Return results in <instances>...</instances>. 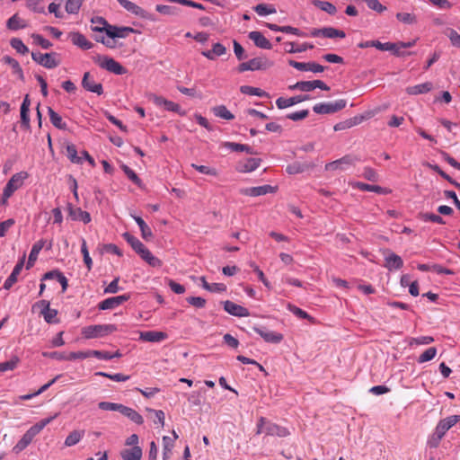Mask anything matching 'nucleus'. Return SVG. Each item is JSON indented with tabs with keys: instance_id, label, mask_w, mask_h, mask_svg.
I'll return each mask as SVG.
<instances>
[{
	"instance_id": "nucleus-1",
	"label": "nucleus",
	"mask_w": 460,
	"mask_h": 460,
	"mask_svg": "<svg viewBox=\"0 0 460 460\" xmlns=\"http://www.w3.org/2000/svg\"><path fill=\"white\" fill-rule=\"evenodd\" d=\"M57 415L43 419L35 425L31 426L22 437V438L17 442V444L13 447V451L19 453L25 449L32 441L34 437L38 435L49 423H50Z\"/></svg>"
},
{
	"instance_id": "nucleus-2",
	"label": "nucleus",
	"mask_w": 460,
	"mask_h": 460,
	"mask_svg": "<svg viewBox=\"0 0 460 460\" xmlns=\"http://www.w3.org/2000/svg\"><path fill=\"white\" fill-rule=\"evenodd\" d=\"M117 331L114 324H95L85 326L82 329V334L85 339H95L107 336Z\"/></svg>"
},
{
	"instance_id": "nucleus-3",
	"label": "nucleus",
	"mask_w": 460,
	"mask_h": 460,
	"mask_svg": "<svg viewBox=\"0 0 460 460\" xmlns=\"http://www.w3.org/2000/svg\"><path fill=\"white\" fill-rule=\"evenodd\" d=\"M256 434L285 437L288 434V431L285 428H281L270 421H268L266 418L261 417L257 423Z\"/></svg>"
},
{
	"instance_id": "nucleus-4",
	"label": "nucleus",
	"mask_w": 460,
	"mask_h": 460,
	"mask_svg": "<svg viewBox=\"0 0 460 460\" xmlns=\"http://www.w3.org/2000/svg\"><path fill=\"white\" fill-rule=\"evenodd\" d=\"M94 61L101 68L115 75H124L127 73V69L122 65L108 56H97Z\"/></svg>"
},
{
	"instance_id": "nucleus-5",
	"label": "nucleus",
	"mask_w": 460,
	"mask_h": 460,
	"mask_svg": "<svg viewBox=\"0 0 460 460\" xmlns=\"http://www.w3.org/2000/svg\"><path fill=\"white\" fill-rule=\"evenodd\" d=\"M346 104L347 102L343 99L331 102H320L314 105L313 111L317 114H332L344 109Z\"/></svg>"
},
{
	"instance_id": "nucleus-6",
	"label": "nucleus",
	"mask_w": 460,
	"mask_h": 460,
	"mask_svg": "<svg viewBox=\"0 0 460 460\" xmlns=\"http://www.w3.org/2000/svg\"><path fill=\"white\" fill-rule=\"evenodd\" d=\"M56 53H40V52H32L31 58L32 59L38 63L39 65L51 69L59 65V61L56 59Z\"/></svg>"
},
{
	"instance_id": "nucleus-7",
	"label": "nucleus",
	"mask_w": 460,
	"mask_h": 460,
	"mask_svg": "<svg viewBox=\"0 0 460 460\" xmlns=\"http://www.w3.org/2000/svg\"><path fill=\"white\" fill-rule=\"evenodd\" d=\"M359 159L352 155H347L336 161L325 164L326 171H344L348 167L354 165Z\"/></svg>"
},
{
	"instance_id": "nucleus-8",
	"label": "nucleus",
	"mask_w": 460,
	"mask_h": 460,
	"mask_svg": "<svg viewBox=\"0 0 460 460\" xmlns=\"http://www.w3.org/2000/svg\"><path fill=\"white\" fill-rule=\"evenodd\" d=\"M28 178V173L26 172H20L13 174L11 179L6 183L4 190L5 191L6 197H11L14 191L19 190L24 182V180Z\"/></svg>"
},
{
	"instance_id": "nucleus-9",
	"label": "nucleus",
	"mask_w": 460,
	"mask_h": 460,
	"mask_svg": "<svg viewBox=\"0 0 460 460\" xmlns=\"http://www.w3.org/2000/svg\"><path fill=\"white\" fill-rule=\"evenodd\" d=\"M315 88H319L323 91L330 90V87L323 81L321 80L300 81L289 86V89L299 90L306 93L311 92Z\"/></svg>"
},
{
	"instance_id": "nucleus-10",
	"label": "nucleus",
	"mask_w": 460,
	"mask_h": 460,
	"mask_svg": "<svg viewBox=\"0 0 460 460\" xmlns=\"http://www.w3.org/2000/svg\"><path fill=\"white\" fill-rule=\"evenodd\" d=\"M460 421V415H451L440 420L435 429V436L441 439L447 431Z\"/></svg>"
},
{
	"instance_id": "nucleus-11",
	"label": "nucleus",
	"mask_w": 460,
	"mask_h": 460,
	"mask_svg": "<svg viewBox=\"0 0 460 460\" xmlns=\"http://www.w3.org/2000/svg\"><path fill=\"white\" fill-rule=\"evenodd\" d=\"M150 100H152L153 102L157 107H164V110L176 112V113L180 114L181 116H184L186 114V112L181 109L179 104H177L172 101L166 100L165 98H164L162 96L153 94L150 96Z\"/></svg>"
},
{
	"instance_id": "nucleus-12",
	"label": "nucleus",
	"mask_w": 460,
	"mask_h": 460,
	"mask_svg": "<svg viewBox=\"0 0 460 460\" xmlns=\"http://www.w3.org/2000/svg\"><path fill=\"white\" fill-rule=\"evenodd\" d=\"M383 254L385 255L384 266L387 270H400L403 266L402 259L399 255L391 252L390 250H388V249L384 250Z\"/></svg>"
},
{
	"instance_id": "nucleus-13",
	"label": "nucleus",
	"mask_w": 460,
	"mask_h": 460,
	"mask_svg": "<svg viewBox=\"0 0 460 460\" xmlns=\"http://www.w3.org/2000/svg\"><path fill=\"white\" fill-rule=\"evenodd\" d=\"M130 298L129 294H123L121 296L109 297L100 302L98 305V308L100 310H111L118 307L124 302H127Z\"/></svg>"
},
{
	"instance_id": "nucleus-14",
	"label": "nucleus",
	"mask_w": 460,
	"mask_h": 460,
	"mask_svg": "<svg viewBox=\"0 0 460 460\" xmlns=\"http://www.w3.org/2000/svg\"><path fill=\"white\" fill-rule=\"evenodd\" d=\"M371 117V113L368 112L366 116L365 115H358L353 118L348 119L344 121H341L334 125L333 129L335 131H341L349 129L354 126L359 125L362 123L365 119H367Z\"/></svg>"
},
{
	"instance_id": "nucleus-15",
	"label": "nucleus",
	"mask_w": 460,
	"mask_h": 460,
	"mask_svg": "<svg viewBox=\"0 0 460 460\" xmlns=\"http://www.w3.org/2000/svg\"><path fill=\"white\" fill-rule=\"evenodd\" d=\"M82 86L88 92L94 93L98 95L102 94L103 88L102 84L95 82L93 76L89 73L85 72L82 79Z\"/></svg>"
},
{
	"instance_id": "nucleus-16",
	"label": "nucleus",
	"mask_w": 460,
	"mask_h": 460,
	"mask_svg": "<svg viewBox=\"0 0 460 460\" xmlns=\"http://www.w3.org/2000/svg\"><path fill=\"white\" fill-rule=\"evenodd\" d=\"M277 190V187L271 185H262L258 187H251L241 190V193L246 196L258 197L266 195L268 193H274Z\"/></svg>"
},
{
	"instance_id": "nucleus-17",
	"label": "nucleus",
	"mask_w": 460,
	"mask_h": 460,
	"mask_svg": "<svg viewBox=\"0 0 460 460\" xmlns=\"http://www.w3.org/2000/svg\"><path fill=\"white\" fill-rule=\"evenodd\" d=\"M289 66L299 70V71H311L313 73H322L324 71V67L314 62H297L295 60L288 61Z\"/></svg>"
},
{
	"instance_id": "nucleus-18",
	"label": "nucleus",
	"mask_w": 460,
	"mask_h": 460,
	"mask_svg": "<svg viewBox=\"0 0 460 460\" xmlns=\"http://www.w3.org/2000/svg\"><path fill=\"white\" fill-rule=\"evenodd\" d=\"M224 309L229 314L237 317H247L250 315V312L247 308L237 305L230 300H226L224 303Z\"/></svg>"
},
{
	"instance_id": "nucleus-19",
	"label": "nucleus",
	"mask_w": 460,
	"mask_h": 460,
	"mask_svg": "<svg viewBox=\"0 0 460 460\" xmlns=\"http://www.w3.org/2000/svg\"><path fill=\"white\" fill-rule=\"evenodd\" d=\"M254 332L258 333L266 342L279 343L283 340V335L265 328L254 327Z\"/></svg>"
},
{
	"instance_id": "nucleus-20",
	"label": "nucleus",
	"mask_w": 460,
	"mask_h": 460,
	"mask_svg": "<svg viewBox=\"0 0 460 460\" xmlns=\"http://www.w3.org/2000/svg\"><path fill=\"white\" fill-rule=\"evenodd\" d=\"M311 97L308 94L296 95L290 98L279 97L276 101V105L279 109H286L295 104L300 103L305 101L310 100Z\"/></svg>"
},
{
	"instance_id": "nucleus-21",
	"label": "nucleus",
	"mask_w": 460,
	"mask_h": 460,
	"mask_svg": "<svg viewBox=\"0 0 460 460\" xmlns=\"http://www.w3.org/2000/svg\"><path fill=\"white\" fill-rule=\"evenodd\" d=\"M68 215L74 221H82L84 224L91 222V216L88 212L82 210L80 208L67 205Z\"/></svg>"
},
{
	"instance_id": "nucleus-22",
	"label": "nucleus",
	"mask_w": 460,
	"mask_h": 460,
	"mask_svg": "<svg viewBox=\"0 0 460 460\" xmlns=\"http://www.w3.org/2000/svg\"><path fill=\"white\" fill-rule=\"evenodd\" d=\"M168 338V334L159 331H147L140 332L139 339L147 342H161Z\"/></svg>"
},
{
	"instance_id": "nucleus-23",
	"label": "nucleus",
	"mask_w": 460,
	"mask_h": 460,
	"mask_svg": "<svg viewBox=\"0 0 460 460\" xmlns=\"http://www.w3.org/2000/svg\"><path fill=\"white\" fill-rule=\"evenodd\" d=\"M261 162L260 158H247L244 161L239 162L236 169L240 172H252L260 166Z\"/></svg>"
},
{
	"instance_id": "nucleus-24",
	"label": "nucleus",
	"mask_w": 460,
	"mask_h": 460,
	"mask_svg": "<svg viewBox=\"0 0 460 460\" xmlns=\"http://www.w3.org/2000/svg\"><path fill=\"white\" fill-rule=\"evenodd\" d=\"M119 4L126 9L128 12L141 17V18H148V13L143 8L136 4L135 3L128 0H117Z\"/></svg>"
},
{
	"instance_id": "nucleus-25",
	"label": "nucleus",
	"mask_w": 460,
	"mask_h": 460,
	"mask_svg": "<svg viewBox=\"0 0 460 460\" xmlns=\"http://www.w3.org/2000/svg\"><path fill=\"white\" fill-rule=\"evenodd\" d=\"M25 254L22 257V259L18 261V263L14 266L11 275L6 279L4 283V288L5 289H9L13 287L14 283L17 282L18 275L21 273L22 267L24 265Z\"/></svg>"
},
{
	"instance_id": "nucleus-26",
	"label": "nucleus",
	"mask_w": 460,
	"mask_h": 460,
	"mask_svg": "<svg viewBox=\"0 0 460 460\" xmlns=\"http://www.w3.org/2000/svg\"><path fill=\"white\" fill-rule=\"evenodd\" d=\"M249 39L253 41V43L261 49H270L272 48L271 43L268 39L264 37V35L257 31H251L249 33Z\"/></svg>"
},
{
	"instance_id": "nucleus-27",
	"label": "nucleus",
	"mask_w": 460,
	"mask_h": 460,
	"mask_svg": "<svg viewBox=\"0 0 460 460\" xmlns=\"http://www.w3.org/2000/svg\"><path fill=\"white\" fill-rule=\"evenodd\" d=\"M134 30L130 27H116L110 25L106 29V34L111 38H126L130 32H133Z\"/></svg>"
},
{
	"instance_id": "nucleus-28",
	"label": "nucleus",
	"mask_w": 460,
	"mask_h": 460,
	"mask_svg": "<svg viewBox=\"0 0 460 460\" xmlns=\"http://www.w3.org/2000/svg\"><path fill=\"white\" fill-rule=\"evenodd\" d=\"M69 38L74 45L81 48L82 49H90L93 47V43L80 32H71L69 34Z\"/></svg>"
},
{
	"instance_id": "nucleus-29",
	"label": "nucleus",
	"mask_w": 460,
	"mask_h": 460,
	"mask_svg": "<svg viewBox=\"0 0 460 460\" xmlns=\"http://www.w3.org/2000/svg\"><path fill=\"white\" fill-rule=\"evenodd\" d=\"M119 412H120L122 415L128 417L130 420L133 422L140 425L144 422L143 417L136 411L134 409L127 407L123 404L119 405Z\"/></svg>"
},
{
	"instance_id": "nucleus-30",
	"label": "nucleus",
	"mask_w": 460,
	"mask_h": 460,
	"mask_svg": "<svg viewBox=\"0 0 460 460\" xmlns=\"http://www.w3.org/2000/svg\"><path fill=\"white\" fill-rule=\"evenodd\" d=\"M251 71L265 70L273 66V62L265 57H258L250 59Z\"/></svg>"
},
{
	"instance_id": "nucleus-31",
	"label": "nucleus",
	"mask_w": 460,
	"mask_h": 460,
	"mask_svg": "<svg viewBox=\"0 0 460 460\" xmlns=\"http://www.w3.org/2000/svg\"><path fill=\"white\" fill-rule=\"evenodd\" d=\"M226 53V48L219 42L213 44L212 49L201 52V54L209 60H214L216 58L223 56Z\"/></svg>"
},
{
	"instance_id": "nucleus-32",
	"label": "nucleus",
	"mask_w": 460,
	"mask_h": 460,
	"mask_svg": "<svg viewBox=\"0 0 460 460\" xmlns=\"http://www.w3.org/2000/svg\"><path fill=\"white\" fill-rule=\"evenodd\" d=\"M44 245H45V241L43 239L37 241L32 245V248L30 252L28 261H27V265H26V268L28 270L31 269L34 265L35 261L38 259V255H39L40 252L42 250V248L44 247Z\"/></svg>"
},
{
	"instance_id": "nucleus-33",
	"label": "nucleus",
	"mask_w": 460,
	"mask_h": 460,
	"mask_svg": "<svg viewBox=\"0 0 460 460\" xmlns=\"http://www.w3.org/2000/svg\"><path fill=\"white\" fill-rule=\"evenodd\" d=\"M142 455L143 452L140 447L125 448L120 452V456L123 460H141Z\"/></svg>"
},
{
	"instance_id": "nucleus-34",
	"label": "nucleus",
	"mask_w": 460,
	"mask_h": 460,
	"mask_svg": "<svg viewBox=\"0 0 460 460\" xmlns=\"http://www.w3.org/2000/svg\"><path fill=\"white\" fill-rule=\"evenodd\" d=\"M6 26L9 30L17 31L26 28L28 23L24 19L21 18L17 13H15L7 20Z\"/></svg>"
},
{
	"instance_id": "nucleus-35",
	"label": "nucleus",
	"mask_w": 460,
	"mask_h": 460,
	"mask_svg": "<svg viewBox=\"0 0 460 460\" xmlns=\"http://www.w3.org/2000/svg\"><path fill=\"white\" fill-rule=\"evenodd\" d=\"M313 167H314V164H311L295 162L291 164H288L286 168V171L289 174H297V173H302Z\"/></svg>"
},
{
	"instance_id": "nucleus-36",
	"label": "nucleus",
	"mask_w": 460,
	"mask_h": 460,
	"mask_svg": "<svg viewBox=\"0 0 460 460\" xmlns=\"http://www.w3.org/2000/svg\"><path fill=\"white\" fill-rule=\"evenodd\" d=\"M432 89V84L426 82L420 84L409 86L406 88V93L410 95H417L429 93Z\"/></svg>"
},
{
	"instance_id": "nucleus-37",
	"label": "nucleus",
	"mask_w": 460,
	"mask_h": 460,
	"mask_svg": "<svg viewBox=\"0 0 460 460\" xmlns=\"http://www.w3.org/2000/svg\"><path fill=\"white\" fill-rule=\"evenodd\" d=\"M138 254L152 267L159 268L163 264L162 261L154 256L146 247H145Z\"/></svg>"
},
{
	"instance_id": "nucleus-38",
	"label": "nucleus",
	"mask_w": 460,
	"mask_h": 460,
	"mask_svg": "<svg viewBox=\"0 0 460 460\" xmlns=\"http://www.w3.org/2000/svg\"><path fill=\"white\" fill-rule=\"evenodd\" d=\"M3 61L4 64H7L11 66L14 75H16L22 81L24 80L22 69L17 60L9 56H4L3 58Z\"/></svg>"
},
{
	"instance_id": "nucleus-39",
	"label": "nucleus",
	"mask_w": 460,
	"mask_h": 460,
	"mask_svg": "<svg viewBox=\"0 0 460 460\" xmlns=\"http://www.w3.org/2000/svg\"><path fill=\"white\" fill-rule=\"evenodd\" d=\"M84 436V430L75 429L65 439L66 447H73L79 443Z\"/></svg>"
},
{
	"instance_id": "nucleus-40",
	"label": "nucleus",
	"mask_w": 460,
	"mask_h": 460,
	"mask_svg": "<svg viewBox=\"0 0 460 460\" xmlns=\"http://www.w3.org/2000/svg\"><path fill=\"white\" fill-rule=\"evenodd\" d=\"M132 217L134 218V220L136 221V223L137 224V226L140 228L141 236L145 240H150L153 237V233H152L151 228L146 225V223L140 217L132 216Z\"/></svg>"
},
{
	"instance_id": "nucleus-41",
	"label": "nucleus",
	"mask_w": 460,
	"mask_h": 460,
	"mask_svg": "<svg viewBox=\"0 0 460 460\" xmlns=\"http://www.w3.org/2000/svg\"><path fill=\"white\" fill-rule=\"evenodd\" d=\"M48 113L49 116L50 122L59 129H66V123L63 121L61 116L57 113L52 108H48Z\"/></svg>"
},
{
	"instance_id": "nucleus-42",
	"label": "nucleus",
	"mask_w": 460,
	"mask_h": 460,
	"mask_svg": "<svg viewBox=\"0 0 460 460\" xmlns=\"http://www.w3.org/2000/svg\"><path fill=\"white\" fill-rule=\"evenodd\" d=\"M286 45V51L288 53H301V52H304L307 49H314V45L313 44H310V43H302L301 45L297 46V47H295V43L293 42H288L285 44Z\"/></svg>"
},
{
	"instance_id": "nucleus-43",
	"label": "nucleus",
	"mask_w": 460,
	"mask_h": 460,
	"mask_svg": "<svg viewBox=\"0 0 460 460\" xmlns=\"http://www.w3.org/2000/svg\"><path fill=\"white\" fill-rule=\"evenodd\" d=\"M212 111L215 116L226 120H232L234 118V114L225 105L216 106L212 109Z\"/></svg>"
},
{
	"instance_id": "nucleus-44",
	"label": "nucleus",
	"mask_w": 460,
	"mask_h": 460,
	"mask_svg": "<svg viewBox=\"0 0 460 460\" xmlns=\"http://www.w3.org/2000/svg\"><path fill=\"white\" fill-rule=\"evenodd\" d=\"M123 237L137 253H139L146 247L137 237L128 233H125Z\"/></svg>"
},
{
	"instance_id": "nucleus-45",
	"label": "nucleus",
	"mask_w": 460,
	"mask_h": 460,
	"mask_svg": "<svg viewBox=\"0 0 460 460\" xmlns=\"http://www.w3.org/2000/svg\"><path fill=\"white\" fill-rule=\"evenodd\" d=\"M314 5L321 9L322 11L326 12L329 14H335L337 12V9L335 5H333L330 2L326 1H320V0H314L313 2Z\"/></svg>"
},
{
	"instance_id": "nucleus-46",
	"label": "nucleus",
	"mask_w": 460,
	"mask_h": 460,
	"mask_svg": "<svg viewBox=\"0 0 460 460\" xmlns=\"http://www.w3.org/2000/svg\"><path fill=\"white\" fill-rule=\"evenodd\" d=\"M91 22L93 24L92 30L93 31H106V29L109 26L107 21L99 16L92 18Z\"/></svg>"
},
{
	"instance_id": "nucleus-47",
	"label": "nucleus",
	"mask_w": 460,
	"mask_h": 460,
	"mask_svg": "<svg viewBox=\"0 0 460 460\" xmlns=\"http://www.w3.org/2000/svg\"><path fill=\"white\" fill-rule=\"evenodd\" d=\"M66 154L72 163L82 164V157L77 155V150L75 145L68 144L66 147Z\"/></svg>"
},
{
	"instance_id": "nucleus-48",
	"label": "nucleus",
	"mask_w": 460,
	"mask_h": 460,
	"mask_svg": "<svg viewBox=\"0 0 460 460\" xmlns=\"http://www.w3.org/2000/svg\"><path fill=\"white\" fill-rule=\"evenodd\" d=\"M155 10L165 15L176 16L180 13V8L172 6V5H164V4H157L155 6Z\"/></svg>"
},
{
	"instance_id": "nucleus-49",
	"label": "nucleus",
	"mask_w": 460,
	"mask_h": 460,
	"mask_svg": "<svg viewBox=\"0 0 460 460\" xmlns=\"http://www.w3.org/2000/svg\"><path fill=\"white\" fill-rule=\"evenodd\" d=\"M346 34L343 31L335 29L333 27H324L323 37L333 39V38H345Z\"/></svg>"
},
{
	"instance_id": "nucleus-50",
	"label": "nucleus",
	"mask_w": 460,
	"mask_h": 460,
	"mask_svg": "<svg viewBox=\"0 0 460 460\" xmlns=\"http://www.w3.org/2000/svg\"><path fill=\"white\" fill-rule=\"evenodd\" d=\"M375 48L382 51H393L395 55L399 56L400 53L398 51V45L392 42L382 43L378 40H376Z\"/></svg>"
},
{
	"instance_id": "nucleus-51",
	"label": "nucleus",
	"mask_w": 460,
	"mask_h": 460,
	"mask_svg": "<svg viewBox=\"0 0 460 460\" xmlns=\"http://www.w3.org/2000/svg\"><path fill=\"white\" fill-rule=\"evenodd\" d=\"M83 4V0H66L65 4L66 12L75 14L79 12Z\"/></svg>"
},
{
	"instance_id": "nucleus-52",
	"label": "nucleus",
	"mask_w": 460,
	"mask_h": 460,
	"mask_svg": "<svg viewBox=\"0 0 460 460\" xmlns=\"http://www.w3.org/2000/svg\"><path fill=\"white\" fill-rule=\"evenodd\" d=\"M96 376H103V377H107L112 381H115V382H125V381H128L129 379V376H127V375H124V374H121V373H117V374H109V373H106V372H96L95 373Z\"/></svg>"
},
{
	"instance_id": "nucleus-53",
	"label": "nucleus",
	"mask_w": 460,
	"mask_h": 460,
	"mask_svg": "<svg viewBox=\"0 0 460 460\" xmlns=\"http://www.w3.org/2000/svg\"><path fill=\"white\" fill-rule=\"evenodd\" d=\"M225 146L234 152H246L249 154H252V148L247 145L234 142H226Z\"/></svg>"
},
{
	"instance_id": "nucleus-54",
	"label": "nucleus",
	"mask_w": 460,
	"mask_h": 460,
	"mask_svg": "<svg viewBox=\"0 0 460 460\" xmlns=\"http://www.w3.org/2000/svg\"><path fill=\"white\" fill-rule=\"evenodd\" d=\"M396 18L398 21L405 24H414L417 22L416 15L411 13H398L396 14Z\"/></svg>"
},
{
	"instance_id": "nucleus-55",
	"label": "nucleus",
	"mask_w": 460,
	"mask_h": 460,
	"mask_svg": "<svg viewBox=\"0 0 460 460\" xmlns=\"http://www.w3.org/2000/svg\"><path fill=\"white\" fill-rule=\"evenodd\" d=\"M254 11L257 14L260 16H265L268 14H272L276 13V9L273 6L265 4H260L254 7Z\"/></svg>"
},
{
	"instance_id": "nucleus-56",
	"label": "nucleus",
	"mask_w": 460,
	"mask_h": 460,
	"mask_svg": "<svg viewBox=\"0 0 460 460\" xmlns=\"http://www.w3.org/2000/svg\"><path fill=\"white\" fill-rule=\"evenodd\" d=\"M240 91L242 93L248 94V95H255V96H260V97H262L265 95V92L263 90H261L260 88L249 86V85L241 86Z\"/></svg>"
},
{
	"instance_id": "nucleus-57",
	"label": "nucleus",
	"mask_w": 460,
	"mask_h": 460,
	"mask_svg": "<svg viewBox=\"0 0 460 460\" xmlns=\"http://www.w3.org/2000/svg\"><path fill=\"white\" fill-rule=\"evenodd\" d=\"M437 355V349L435 347H430L427 349L423 353H421L418 358L419 363H424L429 361L435 358Z\"/></svg>"
},
{
	"instance_id": "nucleus-58",
	"label": "nucleus",
	"mask_w": 460,
	"mask_h": 460,
	"mask_svg": "<svg viewBox=\"0 0 460 460\" xmlns=\"http://www.w3.org/2000/svg\"><path fill=\"white\" fill-rule=\"evenodd\" d=\"M81 252L84 257V262L86 265L88 270H91L93 267V261L92 258L89 255V252L87 249L86 242L84 239H82V245H81Z\"/></svg>"
},
{
	"instance_id": "nucleus-59",
	"label": "nucleus",
	"mask_w": 460,
	"mask_h": 460,
	"mask_svg": "<svg viewBox=\"0 0 460 460\" xmlns=\"http://www.w3.org/2000/svg\"><path fill=\"white\" fill-rule=\"evenodd\" d=\"M10 44L12 48H13L18 53L24 55L29 52V49L27 48V46H25L22 40L18 38L12 39Z\"/></svg>"
},
{
	"instance_id": "nucleus-60",
	"label": "nucleus",
	"mask_w": 460,
	"mask_h": 460,
	"mask_svg": "<svg viewBox=\"0 0 460 460\" xmlns=\"http://www.w3.org/2000/svg\"><path fill=\"white\" fill-rule=\"evenodd\" d=\"M19 363V358L17 357H13L8 361L0 363V372H6L13 370Z\"/></svg>"
},
{
	"instance_id": "nucleus-61",
	"label": "nucleus",
	"mask_w": 460,
	"mask_h": 460,
	"mask_svg": "<svg viewBox=\"0 0 460 460\" xmlns=\"http://www.w3.org/2000/svg\"><path fill=\"white\" fill-rule=\"evenodd\" d=\"M42 315L48 323H58L59 322L57 318L58 311L56 309L49 307L43 312Z\"/></svg>"
},
{
	"instance_id": "nucleus-62",
	"label": "nucleus",
	"mask_w": 460,
	"mask_h": 460,
	"mask_svg": "<svg viewBox=\"0 0 460 460\" xmlns=\"http://www.w3.org/2000/svg\"><path fill=\"white\" fill-rule=\"evenodd\" d=\"M355 186L363 191H373L376 193H383V188L378 185H370L363 182H357Z\"/></svg>"
},
{
	"instance_id": "nucleus-63",
	"label": "nucleus",
	"mask_w": 460,
	"mask_h": 460,
	"mask_svg": "<svg viewBox=\"0 0 460 460\" xmlns=\"http://www.w3.org/2000/svg\"><path fill=\"white\" fill-rule=\"evenodd\" d=\"M288 309L301 319H308L310 321L313 320V318L305 311L298 308L297 306L292 304H288Z\"/></svg>"
},
{
	"instance_id": "nucleus-64",
	"label": "nucleus",
	"mask_w": 460,
	"mask_h": 460,
	"mask_svg": "<svg viewBox=\"0 0 460 460\" xmlns=\"http://www.w3.org/2000/svg\"><path fill=\"white\" fill-rule=\"evenodd\" d=\"M31 38L33 39L34 43L40 45L44 49H49L52 47V43L49 40L44 39L40 34L33 33Z\"/></svg>"
}]
</instances>
